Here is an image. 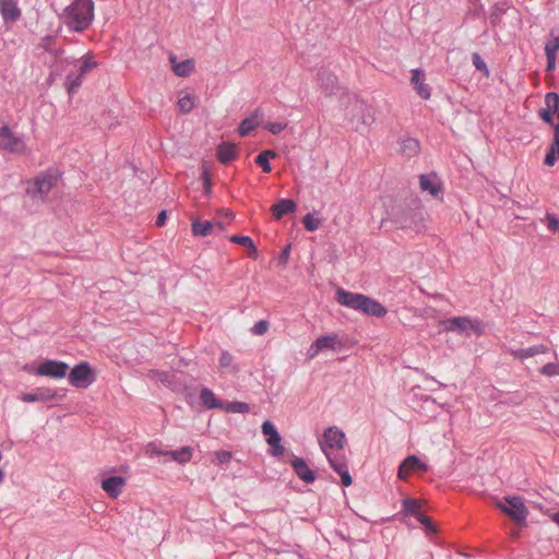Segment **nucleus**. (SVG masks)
<instances>
[{
  "label": "nucleus",
  "instance_id": "29",
  "mask_svg": "<svg viewBox=\"0 0 559 559\" xmlns=\"http://www.w3.org/2000/svg\"><path fill=\"white\" fill-rule=\"evenodd\" d=\"M165 455L170 456L171 460H174L180 464H186V463L190 462L192 459V448L191 447H182L179 450L166 451Z\"/></svg>",
  "mask_w": 559,
  "mask_h": 559
},
{
  "label": "nucleus",
  "instance_id": "5",
  "mask_svg": "<svg viewBox=\"0 0 559 559\" xmlns=\"http://www.w3.org/2000/svg\"><path fill=\"white\" fill-rule=\"evenodd\" d=\"M393 222L402 229L420 230L424 228L425 214L420 206H399L393 214Z\"/></svg>",
  "mask_w": 559,
  "mask_h": 559
},
{
  "label": "nucleus",
  "instance_id": "34",
  "mask_svg": "<svg viewBox=\"0 0 559 559\" xmlns=\"http://www.w3.org/2000/svg\"><path fill=\"white\" fill-rule=\"evenodd\" d=\"M222 409H224L227 413H249L250 406H249V404H247L245 402L237 401V402H229L226 404L223 403Z\"/></svg>",
  "mask_w": 559,
  "mask_h": 559
},
{
  "label": "nucleus",
  "instance_id": "17",
  "mask_svg": "<svg viewBox=\"0 0 559 559\" xmlns=\"http://www.w3.org/2000/svg\"><path fill=\"white\" fill-rule=\"evenodd\" d=\"M127 481L121 476H111L103 480L102 488L110 498H117L121 495Z\"/></svg>",
  "mask_w": 559,
  "mask_h": 559
},
{
  "label": "nucleus",
  "instance_id": "26",
  "mask_svg": "<svg viewBox=\"0 0 559 559\" xmlns=\"http://www.w3.org/2000/svg\"><path fill=\"white\" fill-rule=\"evenodd\" d=\"M237 146L233 143L224 142L221 145H218L217 158L223 164H227L234 160L237 157Z\"/></svg>",
  "mask_w": 559,
  "mask_h": 559
},
{
  "label": "nucleus",
  "instance_id": "47",
  "mask_svg": "<svg viewBox=\"0 0 559 559\" xmlns=\"http://www.w3.org/2000/svg\"><path fill=\"white\" fill-rule=\"evenodd\" d=\"M214 455L217 463L219 464L228 463L233 459V453L230 451L225 450L216 451Z\"/></svg>",
  "mask_w": 559,
  "mask_h": 559
},
{
  "label": "nucleus",
  "instance_id": "7",
  "mask_svg": "<svg viewBox=\"0 0 559 559\" xmlns=\"http://www.w3.org/2000/svg\"><path fill=\"white\" fill-rule=\"evenodd\" d=\"M506 503L498 501L496 506L511 520L519 524H523L528 515V510L524 503V499L520 496H510L504 498Z\"/></svg>",
  "mask_w": 559,
  "mask_h": 559
},
{
  "label": "nucleus",
  "instance_id": "13",
  "mask_svg": "<svg viewBox=\"0 0 559 559\" xmlns=\"http://www.w3.org/2000/svg\"><path fill=\"white\" fill-rule=\"evenodd\" d=\"M262 433L266 437L267 444L272 448V454L280 456L284 453L285 449L282 445V438L274 425L266 420L262 424Z\"/></svg>",
  "mask_w": 559,
  "mask_h": 559
},
{
  "label": "nucleus",
  "instance_id": "21",
  "mask_svg": "<svg viewBox=\"0 0 559 559\" xmlns=\"http://www.w3.org/2000/svg\"><path fill=\"white\" fill-rule=\"evenodd\" d=\"M169 60L171 63L173 71L177 76L187 78L194 70V62L192 59H187L181 62H178L177 58L174 55H171Z\"/></svg>",
  "mask_w": 559,
  "mask_h": 559
},
{
  "label": "nucleus",
  "instance_id": "31",
  "mask_svg": "<svg viewBox=\"0 0 559 559\" xmlns=\"http://www.w3.org/2000/svg\"><path fill=\"white\" fill-rule=\"evenodd\" d=\"M420 150L419 142L415 139H406L401 144V151L407 156H414L418 154Z\"/></svg>",
  "mask_w": 559,
  "mask_h": 559
},
{
  "label": "nucleus",
  "instance_id": "28",
  "mask_svg": "<svg viewBox=\"0 0 559 559\" xmlns=\"http://www.w3.org/2000/svg\"><path fill=\"white\" fill-rule=\"evenodd\" d=\"M200 400H201L202 404L210 409H213V408L222 409V407H223L222 401L218 400L216 397V395L214 394V392L207 388H203L201 390Z\"/></svg>",
  "mask_w": 559,
  "mask_h": 559
},
{
  "label": "nucleus",
  "instance_id": "39",
  "mask_svg": "<svg viewBox=\"0 0 559 559\" xmlns=\"http://www.w3.org/2000/svg\"><path fill=\"white\" fill-rule=\"evenodd\" d=\"M233 361H234V358H233L231 354H229L228 352H223L221 354V357L218 360L219 368L222 370L233 368L234 371H237V368L233 366Z\"/></svg>",
  "mask_w": 559,
  "mask_h": 559
},
{
  "label": "nucleus",
  "instance_id": "33",
  "mask_svg": "<svg viewBox=\"0 0 559 559\" xmlns=\"http://www.w3.org/2000/svg\"><path fill=\"white\" fill-rule=\"evenodd\" d=\"M80 62H81V66H80L79 73L83 76L97 67V62L94 60V56L91 52L83 56L81 58Z\"/></svg>",
  "mask_w": 559,
  "mask_h": 559
},
{
  "label": "nucleus",
  "instance_id": "56",
  "mask_svg": "<svg viewBox=\"0 0 559 559\" xmlns=\"http://www.w3.org/2000/svg\"><path fill=\"white\" fill-rule=\"evenodd\" d=\"M260 155L264 156L265 158H267V160L270 162V159H273L276 157V152L273 151V150H265V151H262L260 153Z\"/></svg>",
  "mask_w": 559,
  "mask_h": 559
},
{
  "label": "nucleus",
  "instance_id": "6",
  "mask_svg": "<svg viewBox=\"0 0 559 559\" xmlns=\"http://www.w3.org/2000/svg\"><path fill=\"white\" fill-rule=\"evenodd\" d=\"M317 86L321 94L328 98L341 97L349 99V95L340 85L337 76L329 70L321 69L318 71Z\"/></svg>",
  "mask_w": 559,
  "mask_h": 559
},
{
  "label": "nucleus",
  "instance_id": "12",
  "mask_svg": "<svg viewBox=\"0 0 559 559\" xmlns=\"http://www.w3.org/2000/svg\"><path fill=\"white\" fill-rule=\"evenodd\" d=\"M68 369V364L63 361L45 360L37 367L35 373L40 377L62 379L67 374Z\"/></svg>",
  "mask_w": 559,
  "mask_h": 559
},
{
  "label": "nucleus",
  "instance_id": "18",
  "mask_svg": "<svg viewBox=\"0 0 559 559\" xmlns=\"http://www.w3.org/2000/svg\"><path fill=\"white\" fill-rule=\"evenodd\" d=\"M420 189L432 197H437L442 191V183L435 174L419 176Z\"/></svg>",
  "mask_w": 559,
  "mask_h": 559
},
{
  "label": "nucleus",
  "instance_id": "19",
  "mask_svg": "<svg viewBox=\"0 0 559 559\" xmlns=\"http://www.w3.org/2000/svg\"><path fill=\"white\" fill-rule=\"evenodd\" d=\"M56 397V392L49 388H38L32 393H23L21 400L26 403L45 402Z\"/></svg>",
  "mask_w": 559,
  "mask_h": 559
},
{
  "label": "nucleus",
  "instance_id": "41",
  "mask_svg": "<svg viewBox=\"0 0 559 559\" xmlns=\"http://www.w3.org/2000/svg\"><path fill=\"white\" fill-rule=\"evenodd\" d=\"M472 59H473V64L475 66V68L477 70L481 71L486 76H488L489 70H488L485 61L481 59L480 55L475 52V53H473Z\"/></svg>",
  "mask_w": 559,
  "mask_h": 559
},
{
  "label": "nucleus",
  "instance_id": "48",
  "mask_svg": "<svg viewBox=\"0 0 559 559\" xmlns=\"http://www.w3.org/2000/svg\"><path fill=\"white\" fill-rule=\"evenodd\" d=\"M554 114L555 111L552 110H549V109H546V108H543L539 110L538 112V116L540 117L542 120H544L546 123L550 124V126H556L554 123Z\"/></svg>",
  "mask_w": 559,
  "mask_h": 559
},
{
  "label": "nucleus",
  "instance_id": "22",
  "mask_svg": "<svg viewBox=\"0 0 559 559\" xmlns=\"http://www.w3.org/2000/svg\"><path fill=\"white\" fill-rule=\"evenodd\" d=\"M195 106V96L187 91L182 90L178 92L177 108L180 114L186 115L193 110Z\"/></svg>",
  "mask_w": 559,
  "mask_h": 559
},
{
  "label": "nucleus",
  "instance_id": "57",
  "mask_svg": "<svg viewBox=\"0 0 559 559\" xmlns=\"http://www.w3.org/2000/svg\"><path fill=\"white\" fill-rule=\"evenodd\" d=\"M551 518H552V521L559 525V512L555 513Z\"/></svg>",
  "mask_w": 559,
  "mask_h": 559
},
{
  "label": "nucleus",
  "instance_id": "8",
  "mask_svg": "<svg viewBox=\"0 0 559 559\" xmlns=\"http://www.w3.org/2000/svg\"><path fill=\"white\" fill-rule=\"evenodd\" d=\"M0 148L9 153L22 154L26 151L25 138L4 126L0 128Z\"/></svg>",
  "mask_w": 559,
  "mask_h": 559
},
{
  "label": "nucleus",
  "instance_id": "59",
  "mask_svg": "<svg viewBox=\"0 0 559 559\" xmlns=\"http://www.w3.org/2000/svg\"><path fill=\"white\" fill-rule=\"evenodd\" d=\"M226 215H227V217H228L229 219H231V218H233V213H227Z\"/></svg>",
  "mask_w": 559,
  "mask_h": 559
},
{
  "label": "nucleus",
  "instance_id": "11",
  "mask_svg": "<svg viewBox=\"0 0 559 559\" xmlns=\"http://www.w3.org/2000/svg\"><path fill=\"white\" fill-rule=\"evenodd\" d=\"M342 346V341L337 334L331 333L319 336L308 348L310 359L317 357L323 350H336Z\"/></svg>",
  "mask_w": 559,
  "mask_h": 559
},
{
  "label": "nucleus",
  "instance_id": "58",
  "mask_svg": "<svg viewBox=\"0 0 559 559\" xmlns=\"http://www.w3.org/2000/svg\"><path fill=\"white\" fill-rule=\"evenodd\" d=\"M289 253V247H287L285 250H284V255L287 257Z\"/></svg>",
  "mask_w": 559,
  "mask_h": 559
},
{
  "label": "nucleus",
  "instance_id": "20",
  "mask_svg": "<svg viewBox=\"0 0 559 559\" xmlns=\"http://www.w3.org/2000/svg\"><path fill=\"white\" fill-rule=\"evenodd\" d=\"M411 82L421 98L428 99L430 97V88L428 84L425 83L424 73L419 69L412 70Z\"/></svg>",
  "mask_w": 559,
  "mask_h": 559
},
{
  "label": "nucleus",
  "instance_id": "44",
  "mask_svg": "<svg viewBox=\"0 0 559 559\" xmlns=\"http://www.w3.org/2000/svg\"><path fill=\"white\" fill-rule=\"evenodd\" d=\"M544 222L550 231L559 233V221L554 214H546Z\"/></svg>",
  "mask_w": 559,
  "mask_h": 559
},
{
  "label": "nucleus",
  "instance_id": "49",
  "mask_svg": "<svg viewBox=\"0 0 559 559\" xmlns=\"http://www.w3.org/2000/svg\"><path fill=\"white\" fill-rule=\"evenodd\" d=\"M255 163L262 168V170L265 173V174H269L271 173L272 168H271V165H270V162L267 160V158H265L264 156L262 155H258L255 157Z\"/></svg>",
  "mask_w": 559,
  "mask_h": 559
},
{
  "label": "nucleus",
  "instance_id": "43",
  "mask_svg": "<svg viewBox=\"0 0 559 559\" xmlns=\"http://www.w3.org/2000/svg\"><path fill=\"white\" fill-rule=\"evenodd\" d=\"M403 506H404L405 512H407L409 514L417 515L418 513H420L419 512L420 504L416 500H412V499L404 500Z\"/></svg>",
  "mask_w": 559,
  "mask_h": 559
},
{
  "label": "nucleus",
  "instance_id": "1",
  "mask_svg": "<svg viewBox=\"0 0 559 559\" xmlns=\"http://www.w3.org/2000/svg\"><path fill=\"white\" fill-rule=\"evenodd\" d=\"M318 443L328 459L330 466L341 476L342 485L345 487L350 486L353 480L344 453L347 440L343 430L336 426L328 427L322 436L319 437Z\"/></svg>",
  "mask_w": 559,
  "mask_h": 559
},
{
  "label": "nucleus",
  "instance_id": "35",
  "mask_svg": "<svg viewBox=\"0 0 559 559\" xmlns=\"http://www.w3.org/2000/svg\"><path fill=\"white\" fill-rule=\"evenodd\" d=\"M83 78L84 76L81 75L80 73L79 74L70 73L67 76V85H68L69 93L76 92V90L82 85Z\"/></svg>",
  "mask_w": 559,
  "mask_h": 559
},
{
  "label": "nucleus",
  "instance_id": "36",
  "mask_svg": "<svg viewBox=\"0 0 559 559\" xmlns=\"http://www.w3.org/2000/svg\"><path fill=\"white\" fill-rule=\"evenodd\" d=\"M302 223L305 225V228L309 231L317 230L321 225V219L318 217H314L312 214H307L302 218Z\"/></svg>",
  "mask_w": 559,
  "mask_h": 559
},
{
  "label": "nucleus",
  "instance_id": "46",
  "mask_svg": "<svg viewBox=\"0 0 559 559\" xmlns=\"http://www.w3.org/2000/svg\"><path fill=\"white\" fill-rule=\"evenodd\" d=\"M287 127L286 122H269L264 126V128L270 131L272 134H278Z\"/></svg>",
  "mask_w": 559,
  "mask_h": 559
},
{
  "label": "nucleus",
  "instance_id": "3",
  "mask_svg": "<svg viewBox=\"0 0 559 559\" xmlns=\"http://www.w3.org/2000/svg\"><path fill=\"white\" fill-rule=\"evenodd\" d=\"M94 20V2L92 0H74L63 13L66 25L74 32H83Z\"/></svg>",
  "mask_w": 559,
  "mask_h": 559
},
{
  "label": "nucleus",
  "instance_id": "50",
  "mask_svg": "<svg viewBox=\"0 0 559 559\" xmlns=\"http://www.w3.org/2000/svg\"><path fill=\"white\" fill-rule=\"evenodd\" d=\"M546 53V57H547V70L548 71H551L556 68V58H557V53H552V52H549V51H545Z\"/></svg>",
  "mask_w": 559,
  "mask_h": 559
},
{
  "label": "nucleus",
  "instance_id": "14",
  "mask_svg": "<svg viewBox=\"0 0 559 559\" xmlns=\"http://www.w3.org/2000/svg\"><path fill=\"white\" fill-rule=\"evenodd\" d=\"M58 177L52 174H43L35 178L29 190L40 197L47 195L50 190L56 186Z\"/></svg>",
  "mask_w": 559,
  "mask_h": 559
},
{
  "label": "nucleus",
  "instance_id": "54",
  "mask_svg": "<svg viewBox=\"0 0 559 559\" xmlns=\"http://www.w3.org/2000/svg\"><path fill=\"white\" fill-rule=\"evenodd\" d=\"M166 219H167L166 211H162L156 217V222H155L156 226L162 227L165 224Z\"/></svg>",
  "mask_w": 559,
  "mask_h": 559
},
{
  "label": "nucleus",
  "instance_id": "32",
  "mask_svg": "<svg viewBox=\"0 0 559 559\" xmlns=\"http://www.w3.org/2000/svg\"><path fill=\"white\" fill-rule=\"evenodd\" d=\"M230 241L234 243H238V245L249 248L251 250V257L253 259L257 258L258 250L253 243V240L250 237H248V236H231Z\"/></svg>",
  "mask_w": 559,
  "mask_h": 559
},
{
  "label": "nucleus",
  "instance_id": "23",
  "mask_svg": "<svg viewBox=\"0 0 559 559\" xmlns=\"http://www.w3.org/2000/svg\"><path fill=\"white\" fill-rule=\"evenodd\" d=\"M292 466L300 479H302L306 483L314 481V473L312 469L309 468L305 460L296 457L292 461Z\"/></svg>",
  "mask_w": 559,
  "mask_h": 559
},
{
  "label": "nucleus",
  "instance_id": "24",
  "mask_svg": "<svg viewBox=\"0 0 559 559\" xmlns=\"http://www.w3.org/2000/svg\"><path fill=\"white\" fill-rule=\"evenodd\" d=\"M262 119L261 109H255L249 118H246L241 121L239 126V134L241 136H247L253 129H255Z\"/></svg>",
  "mask_w": 559,
  "mask_h": 559
},
{
  "label": "nucleus",
  "instance_id": "42",
  "mask_svg": "<svg viewBox=\"0 0 559 559\" xmlns=\"http://www.w3.org/2000/svg\"><path fill=\"white\" fill-rule=\"evenodd\" d=\"M269 328L270 324L266 320H260L251 328V333L254 335H264L269 331Z\"/></svg>",
  "mask_w": 559,
  "mask_h": 559
},
{
  "label": "nucleus",
  "instance_id": "51",
  "mask_svg": "<svg viewBox=\"0 0 559 559\" xmlns=\"http://www.w3.org/2000/svg\"><path fill=\"white\" fill-rule=\"evenodd\" d=\"M202 179H203V183H204V189H205V192L206 193H210L211 192V180H210V174H209V170L207 169H203L202 171Z\"/></svg>",
  "mask_w": 559,
  "mask_h": 559
},
{
  "label": "nucleus",
  "instance_id": "37",
  "mask_svg": "<svg viewBox=\"0 0 559 559\" xmlns=\"http://www.w3.org/2000/svg\"><path fill=\"white\" fill-rule=\"evenodd\" d=\"M546 109L557 112L559 109V95L557 93H547L545 96Z\"/></svg>",
  "mask_w": 559,
  "mask_h": 559
},
{
  "label": "nucleus",
  "instance_id": "38",
  "mask_svg": "<svg viewBox=\"0 0 559 559\" xmlns=\"http://www.w3.org/2000/svg\"><path fill=\"white\" fill-rule=\"evenodd\" d=\"M510 354L514 359H520V360H524V359L535 356L533 346H531L528 348L511 349Z\"/></svg>",
  "mask_w": 559,
  "mask_h": 559
},
{
  "label": "nucleus",
  "instance_id": "9",
  "mask_svg": "<svg viewBox=\"0 0 559 559\" xmlns=\"http://www.w3.org/2000/svg\"><path fill=\"white\" fill-rule=\"evenodd\" d=\"M95 381L92 367L88 362L83 361L75 365L69 373V382L79 389H86Z\"/></svg>",
  "mask_w": 559,
  "mask_h": 559
},
{
  "label": "nucleus",
  "instance_id": "27",
  "mask_svg": "<svg viewBox=\"0 0 559 559\" xmlns=\"http://www.w3.org/2000/svg\"><path fill=\"white\" fill-rule=\"evenodd\" d=\"M555 135L551 145L545 156V164L554 166L557 158H559V124L554 126Z\"/></svg>",
  "mask_w": 559,
  "mask_h": 559
},
{
  "label": "nucleus",
  "instance_id": "2",
  "mask_svg": "<svg viewBox=\"0 0 559 559\" xmlns=\"http://www.w3.org/2000/svg\"><path fill=\"white\" fill-rule=\"evenodd\" d=\"M336 300L344 307L361 311L365 314L376 318H383L388 312L379 301L366 295L350 293L343 288L336 292Z\"/></svg>",
  "mask_w": 559,
  "mask_h": 559
},
{
  "label": "nucleus",
  "instance_id": "52",
  "mask_svg": "<svg viewBox=\"0 0 559 559\" xmlns=\"http://www.w3.org/2000/svg\"><path fill=\"white\" fill-rule=\"evenodd\" d=\"M166 451H162L155 443H150L146 448V453L150 455H165Z\"/></svg>",
  "mask_w": 559,
  "mask_h": 559
},
{
  "label": "nucleus",
  "instance_id": "55",
  "mask_svg": "<svg viewBox=\"0 0 559 559\" xmlns=\"http://www.w3.org/2000/svg\"><path fill=\"white\" fill-rule=\"evenodd\" d=\"M533 348L535 355L548 353V347L543 344L534 345Z\"/></svg>",
  "mask_w": 559,
  "mask_h": 559
},
{
  "label": "nucleus",
  "instance_id": "53",
  "mask_svg": "<svg viewBox=\"0 0 559 559\" xmlns=\"http://www.w3.org/2000/svg\"><path fill=\"white\" fill-rule=\"evenodd\" d=\"M416 516L421 524L432 530L430 518L421 513H418Z\"/></svg>",
  "mask_w": 559,
  "mask_h": 559
},
{
  "label": "nucleus",
  "instance_id": "10",
  "mask_svg": "<svg viewBox=\"0 0 559 559\" xmlns=\"http://www.w3.org/2000/svg\"><path fill=\"white\" fill-rule=\"evenodd\" d=\"M346 116L352 122L369 124L372 121L368 105L356 98L347 99Z\"/></svg>",
  "mask_w": 559,
  "mask_h": 559
},
{
  "label": "nucleus",
  "instance_id": "25",
  "mask_svg": "<svg viewBox=\"0 0 559 559\" xmlns=\"http://www.w3.org/2000/svg\"><path fill=\"white\" fill-rule=\"evenodd\" d=\"M295 210L296 204L289 199H282L271 207V212L275 219H281L284 215L293 213Z\"/></svg>",
  "mask_w": 559,
  "mask_h": 559
},
{
  "label": "nucleus",
  "instance_id": "4",
  "mask_svg": "<svg viewBox=\"0 0 559 559\" xmlns=\"http://www.w3.org/2000/svg\"><path fill=\"white\" fill-rule=\"evenodd\" d=\"M440 325L443 326L445 332H454L459 335L469 336L472 333L476 335L484 334V324L477 318H471L467 316L452 317L447 320L440 321Z\"/></svg>",
  "mask_w": 559,
  "mask_h": 559
},
{
  "label": "nucleus",
  "instance_id": "16",
  "mask_svg": "<svg viewBox=\"0 0 559 559\" xmlns=\"http://www.w3.org/2000/svg\"><path fill=\"white\" fill-rule=\"evenodd\" d=\"M19 0H0V13L7 24L15 23L20 20L22 11L17 5Z\"/></svg>",
  "mask_w": 559,
  "mask_h": 559
},
{
  "label": "nucleus",
  "instance_id": "15",
  "mask_svg": "<svg viewBox=\"0 0 559 559\" xmlns=\"http://www.w3.org/2000/svg\"><path fill=\"white\" fill-rule=\"evenodd\" d=\"M420 469L423 472H427L428 467L426 464L420 462V460L415 455L407 456L400 465L397 476L400 479H407L408 476L417 471Z\"/></svg>",
  "mask_w": 559,
  "mask_h": 559
},
{
  "label": "nucleus",
  "instance_id": "30",
  "mask_svg": "<svg viewBox=\"0 0 559 559\" xmlns=\"http://www.w3.org/2000/svg\"><path fill=\"white\" fill-rule=\"evenodd\" d=\"M191 230L193 236L205 237L212 233L213 224L210 221L193 219L191 224Z\"/></svg>",
  "mask_w": 559,
  "mask_h": 559
},
{
  "label": "nucleus",
  "instance_id": "40",
  "mask_svg": "<svg viewBox=\"0 0 559 559\" xmlns=\"http://www.w3.org/2000/svg\"><path fill=\"white\" fill-rule=\"evenodd\" d=\"M540 373L546 377L559 376V364L549 362L542 367Z\"/></svg>",
  "mask_w": 559,
  "mask_h": 559
},
{
  "label": "nucleus",
  "instance_id": "45",
  "mask_svg": "<svg viewBox=\"0 0 559 559\" xmlns=\"http://www.w3.org/2000/svg\"><path fill=\"white\" fill-rule=\"evenodd\" d=\"M551 39H549L547 43H546V46H545V51H549V52H552V53H557L558 50H559V35L558 36H555L554 35V32H551Z\"/></svg>",
  "mask_w": 559,
  "mask_h": 559
}]
</instances>
